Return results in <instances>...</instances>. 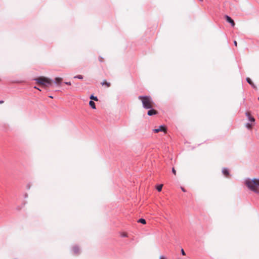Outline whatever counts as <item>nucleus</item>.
Segmentation results:
<instances>
[{
    "label": "nucleus",
    "instance_id": "1",
    "mask_svg": "<svg viewBox=\"0 0 259 259\" xmlns=\"http://www.w3.org/2000/svg\"><path fill=\"white\" fill-rule=\"evenodd\" d=\"M138 99L141 101L143 107L145 109H152L155 106V103L150 96H140Z\"/></svg>",
    "mask_w": 259,
    "mask_h": 259
},
{
    "label": "nucleus",
    "instance_id": "2",
    "mask_svg": "<svg viewBox=\"0 0 259 259\" xmlns=\"http://www.w3.org/2000/svg\"><path fill=\"white\" fill-rule=\"evenodd\" d=\"M245 183L250 190L255 193L259 192V179H248L245 181Z\"/></svg>",
    "mask_w": 259,
    "mask_h": 259
},
{
    "label": "nucleus",
    "instance_id": "3",
    "mask_svg": "<svg viewBox=\"0 0 259 259\" xmlns=\"http://www.w3.org/2000/svg\"><path fill=\"white\" fill-rule=\"evenodd\" d=\"M36 82L41 85L47 87V84L52 85V80L45 77H39L35 79Z\"/></svg>",
    "mask_w": 259,
    "mask_h": 259
},
{
    "label": "nucleus",
    "instance_id": "4",
    "mask_svg": "<svg viewBox=\"0 0 259 259\" xmlns=\"http://www.w3.org/2000/svg\"><path fill=\"white\" fill-rule=\"evenodd\" d=\"M153 132L155 133H157L159 132H163L164 133H166V128L163 125H160L158 128L153 130Z\"/></svg>",
    "mask_w": 259,
    "mask_h": 259
},
{
    "label": "nucleus",
    "instance_id": "5",
    "mask_svg": "<svg viewBox=\"0 0 259 259\" xmlns=\"http://www.w3.org/2000/svg\"><path fill=\"white\" fill-rule=\"evenodd\" d=\"M72 252L74 254H78L79 253L80 250L77 246H74L72 248Z\"/></svg>",
    "mask_w": 259,
    "mask_h": 259
},
{
    "label": "nucleus",
    "instance_id": "6",
    "mask_svg": "<svg viewBox=\"0 0 259 259\" xmlns=\"http://www.w3.org/2000/svg\"><path fill=\"white\" fill-rule=\"evenodd\" d=\"M246 115L247 116V117H248V120L251 122L252 123H254V121H255V119L253 117H252L251 115V114L249 112H247L246 113Z\"/></svg>",
    "mask_w": 259,
    "mask_h": 259
},
{
    "label": "nucleus",
    "instance_id": "7",
    "mask_svg": "<svg viewBox=\"0 0 259 259\" xmlns=\"http://www.w3.org/2000/svg\"><path fill=\"white\" fill-rule=\"evenodd\" d=\"M225 18H226V20L227 22H228L229 23H231V25L232 26H235V22L234 21H233V19H231V17H230L229 16H225Z\"/></svg>",
    "mask_w": 259,
    "mask_h": 259
},
{
    "label": "nucleus",
    "instance_id": "8",
    "mask_svg": "<svg viewBox=\"0 0 259 259\" xmlns=\"http://www.w3.org/2000/svg\"><path fill=\"white\" fill-rule=\"evenodd\" d=\"M149 109L150 110L148 111V113H147V114L149 116H152L153 115H155V114H157L158 113V112L156 110L152 109Z\"/></svg>",
    "mask_w": 259,
    "mask_h": 259
},
{
    "label": "nucleus",
    "instance_id": "9",
    "mask_svg": "<svg viewBox=\"0 0 259 259\" xmlns=\"http://www.w3.org/2000/svg\"><path fill=\"white\" fill-rule=\"evenodd\" d=\"M222 172L225 177H228L229 176V171L227 168H223Z\"/></svg>",
    "mask_w": 259,
    "mask_h": 259
},
{
    "label": "nucleus",
    "instance_id": "10",
    "mask_svg": "<svg viewBox=\"0 0 259 259\" xmlns=\"http://www.w3.org/2000/svg\"><path fill=\"white\" fill-rule=\"evenodd\" d=\"M246 80L247 81V82L250 84L252 87H253V88H255V85L254 84V83H253V82L252 81V80H251V79L249 77H247L246 78Z\"/></svg>",
    "mask_w": 259,
    "mask_h": 259
},
{
    "label": "nucleus",
    "instance_id": "11",
    "mask_svg": "<svg viewBox=\"0 0 259 259\" xmlns=\"http://www.w3.org/2000/svg\"><path fill=\"white\" fill-rule=\"evenodd\" d=\"M101 84L102 85H106L107 88L110 87V83L108 82L106 80H104L102 82H101Z\"/></svg>",
    "mask_w": 259,
    "mask_h": 259
},
{
    "label": "nucleus",
    "instance_id": "12",
    "mask_svg": "<svg viewBox=\"0 0 259 259\" xmlns=\"http://www.w3.org/2000/svg\"><path fill=\"white\" fill-rule=\"evenodd\" d=\"M253 123H247L245 125V126L248 128V129H251L252 128V126H253Z\"/></svg>",
    "mask_w": 259,
    "mask_h": 259
},
{
    "label": "nucleus",
    "instance_id": "13",
    "mask_svg": "<svg viewBox=\"0 0 259 259\" xmlns=\"http://www.w3.org/2000/svg\"><path fill=\"white\" fill-rule=\"evenodd\" d=\"M89 104L92 107V108L96 109L95 103L93 101H90L89 102Z\"/></svg>",
    "mask_w": 259,
    "mask_h": 259
},
{
    "label": "nucleus",
    "instance_id": "14",
    "mask_svg": "<svg viewBox=\"0 0 259 259\" xmlns=\"http://www.w3.org/2000/svg\"><path fill=\"white\" fill-rule=\"evenodd\" d=\"M62 80V78L61 77H56L55 78V81L56 83L59 84Z\"/></svg>",
    "mask_w": 259,
    "mask_h": 259
},
{
    "label": "nucleus",
    "instance_id": "15",
    "mask_svg": "<svg viewBox=\"0 0 259 259\" xmlns=\"http://www.w3.org/2000/svg\"><path fill=\"white\" fill-rule=\"evenodd\" d=\"M120 235L122 237H127L128 236L127 233L125 232L120 233Z\"/></svg>",
    "mask_w": 259,
    "mask_h": 259
},
{
    "label": "nucleus",
    "instance_id": "16",
    "mask_svg": "<svg viewBox=\"0 0 259 259\" xmlns=\"http://www.w3.org/2000/svg\"><path fill=\"white\" fill-rule=\"evenodd\" d=\"M138 223H142L143 224H146V220L144 219H140L138 221Z\"/></svg>",
    "mask_w": 259,
    "mask_h": 259
},
{
    "label": "nucleus",
    "instance_id": "17",
    "mask_svg": "<svg viewBox=\"0 0 259 259\" xmlns=\"http://www.w3.org/2000/svg\"><path fill=\"white\" fill-rule=\"evenodd\" d=\"M162 187H163V185L161 184V185H158L157 187V190L158 192H160L162 190Z\"/></svg>",
    "mask_w": 259,
    "mask_h": 259
},
{
    "label": "nucleus",
    "instance_id": "18",
    "mask_svg": "<svg viewBox=\"0 0 259 259\" xmlns=\"http://www.w3.org/2000/svg\"><path fill=\"white\" fill-rule=\"evenodd\" d=\"M90 99H92V100H94L95 101H98V98L97 97H95L93 95H92L91 97H90Z\"/></svg>",
    "mask_w": 259,
    "mask_h": 259
},
{
    "label": "nucleus",
    "instance_id": "19",
    "mask_svg": "<svg viewBox=\"0 0 259 259\" xmlns=\"http://www.w3.org/2000/svg\"><path fill=\"white\" fill-rule=\"evenodd\" d=\"M74 78H78V79H82V78H83V77H82V76L81 75H77V76H75L74 77Z\"/></svg>",
    "mask_w": 259,
    "mask_h": 259
},
{
    "label": "nucleus",
    "instance_id": "20",
    "mask_svg": "<svg viewBox=\"0 0 259 259\" xmlns=\"http://www.w3.org/2000/svg\"><path fill=\"white\" fill-rule=\"evenodd\" d=\"M172 173L174 174V175H175V176L176 175V174H177V172H176V169H175V168H174V167H173V168H172Z\"/></svg>",
    "mask_w": 259,
    "mask_h": 259
},
{
    "label": "nucleus",
    "instance_id": "21",
    "mask_svg": "<svg viewBox=\"0 0 259 259\" xmlns=\"http://www.w3.org/2000/svg\"><path fill=\"white\" fill-rule=\"evenodd\" d=\"M99 60L100 61V62H103L104 61V58L102 57H99Z\"/></svg>",
    "mask_w": 259,
    "mask_h": 259
},
{
    "label": "nucleus",
    "instance_id": "22",
    "mask_svg": "<svg viewBox=\"0 0 259 259\" xmlns=\"http://www.w3.org/2000/svg\"><path fill=\"white\" fill-rule=\"evenodd\" d=\"M181 252H182V254L183 255H186V253L184 250L183 249H181Z\"/></svg>",
    "mask_w": 259,
    "mask_h": 259
},
{
    "label": "nucleus",
    "instance_id": "23",
    "mask_svg": "<svg viewBox=\"0 0 259 259\" xmlns=\"http://www.w3.org/2000/svg\"><path fill=\"white\" fill-rule=\"evenodd\" d=\"M159 259H167V258L164 256H160L159 257Z\"/></svg>",
    "mask_w": 259,
    "mask_h": 259
},
{
    "label": "nucleus",
    "instance_id": "24",
    "mask_svg": "<svg viewBox=\"0 0 259 259\" xmlns=\"http://www.w3.org/2000/svg\"><path fill=\"white\" fill-rule=\"evenodd\" d=\"M234 45H235V46L236 47H237V41H236V40H235V41H234Z\"/></svg>",
    "mask_w": 259,
    "mask_h": 259
},
{
    "label": "nucleus",
    "instance_id": "25",
    "mask_svg": "<svg viewBox=\"0 0 259 259\" xmlns=\"http://www.w3.org/2000/svg\"><path fill=\"white\" fill-rule=\"evenodd\" d=\"M65 84H68V85H71V82H65Z\"/></svg>",
    "mask_w": 259,
    "mask_h": 259
},
{
    "label": "nucleus",
    "instance_id": "26",
    "mask_svg": "<svg viewBox=\"0 0 259 259\" xmlns=\"http://www.w3.org/2000/svg\"><path fill=\"white\" fill-rule=\"evenodd\" d=\"M181 189L183 192H186V190L183 187H182Z\"/></svg>",
    "mask_w": 259,
    "mask_h": 259
},
{
    "label": "nucleus",
    "instance_id": "27",
    "mask_svg": "<svg viewBox=\"0 0 259 259\" xmlns=\"http://www.w3.org/2000/svg\"><path fill=\"white\" fill-rule=\"evenodd\" d=\"M4 103V101H0V104H3Z\"/></svg>",
    "mask_w": 259,
    "mask_h": 259
},
{
    "label": "nucleus",
    "instance_id": "28",
    "mask_svg": "<svg viewBox=\"0 0 259 259\" xmlns=\"http://www.w3.org/2000/svg\"><path fill=\"white\" fill-rule=\"evenodd\" d=\"M199 1H201V2H202V1H203V0H199Z\"/></svg>",
    "mask_w": 259,
    "mask_h": 259
},
{
    "label": "nucleus",
    "instance_id": "29",
    "mask_svg": "<svg viewBox=\"0 0 259 259\" xmlns=\"http://www.w3.org/2000/svg\"><path fill=\"white\" fill-rule=\"evenodd\" d=\"M258 101H259V98H258Z\"/></svg>",
    "mask_w": 259,
    "mask_h": 259
}]
</instances>
